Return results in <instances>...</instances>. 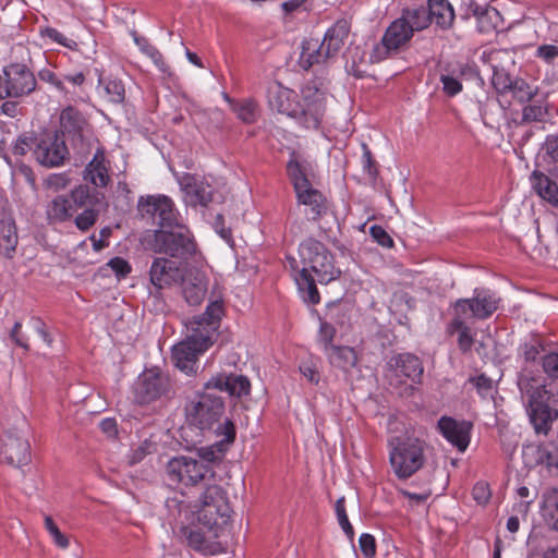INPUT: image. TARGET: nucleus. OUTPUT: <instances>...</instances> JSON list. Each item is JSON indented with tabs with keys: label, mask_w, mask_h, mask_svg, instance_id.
<instances>
[{
	"label": "nucleus",
	"mask_w": 558,
	"mask_h": 558,
	"mask_svg": "<svg viewBox=\"0 0 558 558\" xmlns=\"http://www.w3.org/2000/svg\"><path fill=\"white\" fill-rule=\"evenodd\" d=\"M222 301L209 302L205 312L190 322V335L172 349V361L185 374L196 371L198 355L213 344L223 316Z\"/></svg>",
	"instance_id": "obj_1"
},
{
	"label": "nucleus",
	"mask_w": 558,
	"mask_h": 558,
	"mask_svg": "<svg viewBox=\"0 0 558 558\" xmlns=\"http://www.w3.org/2000/svg\"><path fill=\"white\" fill-rule=\"evenodd\" d=\"M301 93L302 102H299L293 89L275 81L267 87V101L278 113L295 118L305 129L317 130L325 113V93L313 84H306Z\"/></svg>",
	"instance_id": "obj_2"
},
{
	"label": "nucleus",
	"mask_w": 558,
	"mask_h": 558,
	"mask_svg": "<svg viewBox=\"0 0 558 558\" xmlns=\"http://www.w3.org/2000/svg\"><path fill=\"white\" fill-rule=\"evenodd\" d=\"M223 412L222 398L205 388L204 391L195 393L185 405L186 421L190 425L202 432H214L220 438L211 446V449L216 448L220 453L233 444L236 434L232 421L227 418L220 423Z\"/></svg>",
	"instance_id": "obj_3"
},
{
	"label": "nucleus",
	"mask_w": 558,
	"mask_h": 558,
	"mask_svg": "<svg viewBox=\"0 0 558 558\" xmlns=\"http://www.w3.org/2000/svg\"><path fill=\"white\" fill-rule=\"evenodd\" d=\"M311 163L301 159L296 151L290 154L287 163V174L293 186L296 202L305 207L304 214L308 220L318 221L328 211V202L325 195L315 189L311 181Z\"/></svg>",
	"instance_id": "obj_4"
},
{
	"label": "nucleus",
	"mask_w": 558,
	"mask_h": 558,
	"mask_svg": "<svg viewBox=\"0 0 558 558\" xmlns=\"http://www.w3.org/2000/svg\"><path fill=\"white\" fill-rule=\"evenodd\" d=\"M426 442L414 435L395 436L388 440L389 463L399 480H408L425 464Z\"/></svg>",
	"instance_id": "obj_5"
},
{
	"label": "nucleus",
	"mask_w": 558,
	"mask_h": 558,
	"mask_svg": "<svg viewBox=\"0 0 558 558\" xmlns=\"http://www.w3.org/2000/svg\"><path fill=\"white\" fill-rule=\"evenodd\" d=\"M299 256L303 267L313 271L322 284L329 283L341 274L340 269L335 266L331 252L314 238H307L300 243Z\"/></svg>",
	"instance_id": "obj_6"
},
{
	"label": "nucleus",
	"mask_w": 558,
	"mask_h": 558,
	"mask_svg": "<svg viewBox=\"0 0 558 558\" xmlns=\"http://www.w3.org/2000/svg\"><path fill=\"white\" fill-rule=\"evenodd\" d=\"M230 514L231 507L226 492L219 485H208L199 497L198 522L209 531L215 530L213 537H217V530L228 523Z\"/></svg>",
	"instance_id": "obj_7"
},
{
	"label": "nucleus",
	"mask_w": 558,
	"mask_h": 558,
	"mask_svg": "<svg viewBox=\"0 0 558 558\" xmlns=\"http://www.w3.org/2000/svg\"><path fill=\"white\" fill-rule=\"evenodd\" d=\"M155 251L174 258L187 259L196 253V243L190 229L179 223L173 229L156 230Z\"/></svg>",
	"instance_id": "obj_8"
},
{
	"label": "nucleus",
	"mask_w": 558,
	"mask_h": 558,
	"mask_svg": "<svg viewBox=\"0 0 558 558\" xmlns=\"http://www.w3.org/2000/svg\"><path fill=\"white\" fill-rule=\"evenodd\" d=\"M90 191L87 185H78L69 194H59L48 202L46 219L49 223H64L71 221L75 214L87 206Z\"/></svg>",
	"instance_id": "obj_9"
},
{
	"label": "nucleus",
	"mask_w": 558,
	"mask_h": 558,
	"mask_svg": "<svg viewBox=\"0 0 558 558\" xmlns=\"http://www.w3.org/2000/svg\"><path fill=\"white\" fill-rule=\"evenodd\" d=\"M36 86V77L26 64L10 63L0 74V100L27 96Z\"/></svg>",
	"instance_id": "obj_10"
},
{
	"label": "nucleus",
	"mask_w": 558,
	"mask_h": 558,
	"mask_svg": "<svg viewBox=\"0 0 558 558\" xmlns=\"http://www.w3.org/2000/svg\"><path fill=\"white\" fill-rule=\"evenodd\" d=\"M501 303L500 296L486 288H476L470 299H459L452 304L453 313L468 319L485 320L493 316Z\"/></svg>",
	"instance_id": "obj_11"
},
{
	"label": "nucleus",
	"mask_w": 558,
	"mask_h": 558,
	"mask_svg": "<svg viewBox=\"0 0 558 558\" xmlns=\"http://www.w3.org/2000/svg\"><path fill=\"white\" fill-rule=\"evenodd\" d=\"M137 211L142 218L151 219L159 230L173 229L181 223L173 201L166 195L141 196Z\"/></svg>",
	"instance_id": "obj_12"
},
{
	"label": "nucleus",
	"mask_w": 558,
	"mask_h": 558,
	"mask_svg": "<svg viewBox=\"0 0 558 558\" xmlns=\"http://www.w3.org/2000/svg\"><path fill=\"white\" fill-rule=\"evenodd\" d=\"M169 480L184 486H195L214 476L211 466L197 459L189 457L172 458L167 464Z\"/></svg>",
	"instance_id": "obj_13"
},
{
	"label": "nucleus",
	"mask_w": 558,
	"mask_h": 558,
	"mask_svg": "<svg viewBox=\"0 0 558 558\" xmlns=\"http://www.w3.org/2000/svg\"><path fill=\"white\" fill-rule=\"evenodd\" d=\"M530 420L536 434L547 435L558 418V411L549 405L551 393L541 385L526 390Z\"/></svg>",
	"instance_id": "obj_14"
},
{
	"label": "nucleus",
	"mask_w": 558,
	"mask_h": 558,
	"mask_svg": "<svg viewBox=\"0 0 558 558\" xmlns=\"http://www.w3.org/2000/svg\"><path fill=\"white\" fill-rule=\"evenodd\" d=\"M411 28L404 19H396L385 31L380 43L374 46L369 53V62L378 63L397 53L412 39Z\"/></svg>",
	"instance_id": "obj_15"
},
{
	"label": "nucleus",
	"mask_w": 558,
	"mask_h": 558,
	"mask_svg": "<svg viewBox=\"0 0 558 558\" xmlns=\"http://www.w3.org/2000/svg\"><path fill=\"white\" fill-rule=\"evenodd\" d=\"M69 155L64 138L59 134H47L37 141L34 157L38 163L53 168L63 165Z\"/></svg>",
	"instance_id": "obj_16"
},
{
	"label": "nucleus",
	"mask_w": 558,
	"mask_h": 558,
	"mask_svg": "<svg viewBox=\"0 0 558 558\" xmlns=\"http://www.w3.org/2000/svg\"><path fill=\"white\" fill-rule=\"evenodd\" d=\"M183 202L191 207H207L214 197V189L203 177L184 173L178 180Z\"/></svg>",
	"instance_id": "obj_17"
},
{
	"label": "nucleus",
	"mask_w": 558,
	"mask_h": 558,
	"mask_svg": "<svg viewBox=\"0 0 558 558\" xmlns=\"http://www.w3.org/2000/svg\"><path fill=\"white\" fill-rule=\"evenodd\" d=\"M186 268L175 260L156 257L149 269L150 282L158 289L180 283L184 279Z\"/></svg>",
	"instance_id": "obj_18"
},
{
	"label": "nucleus",
	"mask_w": 558,
	"mask_h": 558,
	"mask_svg": "<svg viewBox=\"0 0 558 558\" xmlns=\"http://www.w3.org/2000/svg\"><path fill=\"white\" fill-rule=\"evenodd\" d=\"M29 444L19 432H8L0 438V460L20 466L29 460Z\"/></svg>",
	"instance_id": "obj_19"
},
{
	"label": "nucleus",
	"mask_w": 558,
	"mask_h": 558,
	"mask_svg": "<svg viewBox=\"0 0 558 558\" xmlns=\"http://www.w3.org/2000/svg\"><path fill=\"white\" fill-rule=\"evenodd\" d=\"M169 389L166 376L154 371L145 372L135 385V398L140 403H149L163 396Z\"/></svg>",
	"instance_id": "obj_20"
},
{
	"label": "nucleus",
	"mask_w": 558,
	"mask_h": 558,
	"mask_svg": "<svg viewBox=\"0 0 558 558\" xmlns=\"http://www.w3.org/2000/svg\"><path fill=\"white\" fill-rule=\"evenodd\" d=\"M437 427L442 437L457 447L459 451H465L471 440L472 424L466 421H457L450 416H441Z\"/></svg>",
	"instance_id": "obj_21"
},
{
	"label": "nucleus",
	"mask_w": 558,
	"mask_h": 558,
	"mask_svg": "<svg viewBox=\"0 0 558 558\" xmlns=\"http://www.w3.org/2000/svg\"><path fill=\"white\" fill-rule=\"evenodd\" d=\"M205 389H217L219 391H226L232 397L241 398L250 393L251 383L247 377L243 375L219 373L205 384Z\"/></svg>",
	"instance_id": "obj_22"
},
{
	"label": "nucleus",
	"mask_w": 558,
	"mask_h": 558,
	"mask_svg": "<svg viewBox=\"0 0 558 558\" xmlns=\"http://www.w3.org/2000/svg\"><path fill=\"white\" fill-rule=\"evenodd\" d=\"M287 260L303 301L313 305L318 304L320 302V294L315 279L308 272V269L306 267L300 268L298 260L292 256L287 257Z\"/></svg>",
	"instance_id": "obj_23"
},
{
	"label": "nucleus",
	"mask_w": 558,
	"mask_h": 558,
	"mask_svg": "<svg viewBox=\"0 0 558 558\" xmlns=\"http://www.w3.org/2000/svg\"><path fill=\"white\" fill-rule=\"evenodd\" d=\"M388 365L398 378H405L412 383H420L424 373L421 360L412 353L397 354L389 360Z\"/></svg>",
	"instance_id": "obj_24"
},
{
	"label": "nucleus",
	"mask_w": 558,
	"mask_h": 558,
	"mask_svg": "<svg viewBox=\"0 0 558 558\" xmlns=\"http://www.w3.org/2000/svg\"><path fill=\"white\" fill-rule=\"evenodd\" d=\"M180 283L187 304L195 306L203 302L207 292V279L202 271L187 269Z\"/></svg>",
	"instance_id": "obj_25"
},
{
	"label": "nucleus",
	"mask_w": 558,
	"mask_h": 558,
	"mask_svg": "<svg viewBox=\"0 0 558 558\" xmlns=\"http://www.w3.org/2000/svg\"><path fill=\"white\" fill-rule=\"evenodd\" d=\"M351 32V22L348 19L337 20L327 31L322 39L325 45L326 54L332 59L337 58L344 47Z\"/></svg>",
	"instance_id": "obj_26"
},
{
	"label": "nucleus",
	"mask_w": 558,
	"mask_h": 558,
	"mask_svg": "<svg viewBox=\"0 0 558 558\" xmlns=\"http://www.w3.org/2000/svg\"><path fill=\"white\" fill-rule=\"evenodd\" d=\"M110 162L105 151L97 149L84 169V180L96 187H106L110 182Z\"/></svg>",
	"instance_id": "obj_27"
},
{
	"label": "nucleus",
	"mask_w": 558,
	"mask_h": 558,
	"mask_svg": "<svg viewBox=\"0 0 558 558\" xmlns=\"http://www.w3.org/2000/svg\"><path fill=\"white\" fill-rule=\"evenodd\" d=\"M325 45L318 38H305L301 45L299 64L303 70H308L315 64L327 63L332 60L330 54H326Z\"/></svg>",
	"instance_id": "obj_28"
},
{
	"label": "nucleus",
	"mask_w": 558,
	"mask_h": 558,
	"mask_svg": "<svg viewBox=\"0 0 558 558\" xmlns=\"http://www.w3.org/2000/svg\"><path fill=\"white\" fill-rule=\"evenodd\" d=\"M473 15L476 17L477 29L482 34H490L502 25V16L499 11L493 7H482L475 4L471 7Z\"/></svg>",
	"instance_id": "obj_29"
},
{
	"label": "nucleus",
	"mask_w": 558,
	"mask_h": 558,
	"mask_svg": "<svg viewBox=\"0 0 558 558\" xmlns=\"http://www.w3.org/2000/svg\"><path fill=\"white\" fill-rule=\"evenodd\" d=\"M19 242L15 221L11 216H4L0 220V254L12 258Z\"/></svg>",
	"instance_id": "obj_30"
},
{
	"label": "nucleus",
	"mask_w": 558,
	"mask_h": 558,
	"mask_svg": "<svg viewBox=\"0 0 558 558\" xmlns=\"http://www.w3.org/2000/svg\"><path fill=\"white\" fill-rule=\"evenodd\" d=\"M331 366L349 373L357 364V353L352 347L336 345L325 353Z\"/></svg>",
	"instance_id": "obj_31"
},
{
	"label": "nucleus",
	"mask_w": 558,
	"mask_h": 558,
	"mask_svg": "<svg viewBox=\"0 0 558 558\" xmlns=\"http://www.w3.org/2000/svg\"><path fill=\"white\" fill-rule=\"evenodd\" d=\"M185 537L189 546L204 555H216L219 553V544L213 541L211 536L206 535L201 529H186Z\"/></svg>",
	"instance_id": "obj_32"
},
{
	"label": "nucleus",
	"mask_w": 558,
	"mask_h": 558,
	"mask_svg": "<svg viewBox=\"0 0 558 558\" xmlns=\"http://www.w3.org/2000/svg\"><path fill=\"white\" fill-rule=\"evenodd\" d=\"M225 99L230 105V108L235 113L236 118L243 123L253 124L257 121L259 114L258 105L253 98L234 100L228 95H225Z\"/></svg>",
	"instance_id": "obj_33"
},
{
	"label": "nucleus",
	"mask_w": 558,
	"mask_h": 558,
	"mask_svg": "<svg viewBox=\"0 0 558 558\" xmlns=\"http://www.w3.org/2000/svg\"><path fill=\"white\" fill-rule=\"evenodd\" d=\"M541 512L547 525L558 532V488H549L543 493Z\"/></svg>",
	"instance_id": "obj_34"
},
{
	"label": "nucleus",
	"mask_w": 558,
	"mask_h": 558,
	"mask_svg": "<svg viewBox=\"0 0 558 558\" xmlns=\"http://www.w3.org/2000/svg\"><path fill=\"white\" fill-rule=\"evenodd\" d=\"M82 113L73 106H66L60 113V131L61 133L70 136L81 135L84 124Z\"/></svg>",
	"instance_id": "obj_35"
},
{
	"label": "nucleus",
	"mask_w": 558,
	"mask_h": 558,
	"mask_svg": "<svg viewBox=\"0 0 558 558\" xmlns=\"http://www.w3.org/2000/svg\"><path fill=\"white\" fill-rule=\"evenodd\" d=\"M427 11L430 12V22H435L441 28L452 25L454 12L447 0H429Z\"/></svg>",
	"instance_id": "obj_36"
},
{
	"label": "nucleus",
	"mask_w": 558,
	"mask_h": 558,
	"mask_svg": "<svg viewBox=\"0 0 558 558\" xmlns=\"http://www.w3.org/2000/svg\"><path fill=\"white\" fill-rule=\"evenodd\" d=\"M469 319L460 316L457 313H453V318L448 325V332L453 335L454 332L459 333L458 337V345L462 352H468L471 350L474 339L471 332V328L466 325Z\"/></svg>",
	"instance_id": "obj_37"
},
{
	"label": "nucleus",
	"mask_w": 558,
	"mask_h": 558,
	"mask_svg": "<svg viewBox=\"0 0 558 558\" xmlns=\"http://www.w3.org/2000/svg\"><path fill=\"white\" fill-rule=\"evenodd\" d=\"M533 186L537 194L547 202L558 205V183L542 172L533 173Z\"/></svg>",
	"instance_id": "obj_38"
},
{
	"label": "nucleus",
	"mask_w": 558,
	"mask_h": 558,
	"mask_svg": "<svg viewBox=\"0 0 558 558\" xmlns=\"http://www.w3.org/2000/svg\"><path fill=\"white\" fill-rule=\"evenodd\" d=\"M429 13L427 8L423 5L412 9L408 8L402 11L400 19H404L413 35L414 32L423 31L429 26L432 23Z\"/></svg>",
	"instance_id": "obj_39"
},
{
	"label": "nucleus",
	"mask_w": 558,
	"mask_h": 558,
	"mask_svg": "<svg viewBox=\"0 0 558 558\" xmlns=\"http://www.w3.org/2000/svg\"><path fill=\"white\" fill-rule=\"evenodd\" d=\"M38 77L40 81L50 84L53 86L68 102H76L77 95L75 90H70L69 86L64 85V82L61 80V76L58 75L50 69H41L38 72Z\"/></svg>",
	"instance_id": "obj_40"
},
{
	"label": "nucleus",
	"mask_w": 558,
	"mask_h": 558,
	"mask_svg": "<svg viewBox=\"0 0 558 558\" xmlns=\"http://www.w3.org/2000/svg\"><path fill=\"white\" fill-rule=\"evenodd\" d=\"M99 86L102 87L108 101L121 104L125 98V88L121 80L113 77H100Z\"/></svg>",
	"instance_id": "obj_41"
},
{
	"label": "nucleus",
	"mask_w": 558,
	"mask_h": 558,
	"mask_svg": "<svg viewBox=\"0 0 558 558\" xmlns=\"http://www.w3.org/2000/svg\"><path fill=\"white\" fill-rule=\"evenodd\" d=\"M538 461L549 470H558V442L550 441L539 446Z\"/></svg>",
	"instance_id": "obj_42"
},
{
	"label": "nucleus",
	"mask_w": 558,
	"mask_h": 558,
	"mask_svg": "<svg viewBox=\"0 0 558 558\" xmlns=\"http://www.w3.org/2000/svg\"><path fill=\"white\" fill-rule=\"evenodd\" d=\"M335 511H336V515L338 519V523L341 526L342 531L348 536V538L351 542H353L355 533H354V529H353L352 524L350 523L348 514H347L344 497H340L339 499H337V501L335 504Z\"/></svg>",
	"instance_id": "obj_43"
},
{
	"label": "nucleus",
	"mask_w": 558,
	"mask_h": 558,
	"mask_svg": "<svg viewBox=\"0 0 558 558\" xmlns=\"http://www.w3.org/2000/svg\"><path fill=\"white\" fill-rule=\"evenodd\" d=\"M336 337V328L332 324L328 322H322L317 335L318 344L322 347L324 353L330 351L331 348L336 347L333 344V339Z\"/></svg>",
	"instance_id": "obj_44"
},
{
	"label": "nucleus",
	"mask_w": 558,
	"mask_h": 558,
	"mask_svg": "<svg viewBox=\"0 0 558 558\" xmlns=\"http://www.w3.org/2000/svg\"><path fill=\"white\" fill-rule=\"evenodd\" d=\"M84 210L74 216V225L81 231L89 230L98 220L99 213L93 207H84Z\"/></svg>",
	"instance_id": "obj_45"
},
{
	"label": "nucleus",
	"mask_w": 558,
	"mask_h": 558,
	"mask_svg": "<svg viewBox=\"0 0 558 558\" xmlns=\"http://www.w3.org/2000/svg\"><path fill=\"white\" fill-rule=\"evenodd\" d=\"M510 90L513 97L522 104L530 101L536 95V90L532 89L529 83L522 78L515 80Z\"/></svg>",
	"instance_id": "obj_46"
},
{
	"label": "nucleus",
	"mask_w": 558,
	"mask_h": 558,
	"mask_svg": "<svg viewBox=\"0 0 558 558\" xmlns=\"http://www.w3.org/2000/svg\"><path fill=\"white\" fill-rule=\"evenodd\" d=\"M61 80L64 82V85L70 84V90H75L77 95V100H81L82 97L80 92L83 89V86L86 82V75L83 71H74L64 73L61 75Z\"/></svg>",
	"instance_id": "obj_47"
},
{
	"label": "nucleus",
	"mask_w": 558,
	"mask_h": 558,
	"mask_svg": "<svg viewBox=\"0 0 558 558\" xmlns=\"http://www.w3.org/2000/svg\"><path fill=\"white\" fill-rule=\"evenodd\" d=\"M45 527L50 534L53 543L60 547V548H68L69 547V539L68 537L60 531L58 525L54 523L51 517L46 515L45 517Z\"/></svg>",
	"instance_id": "obj_48"
},
{
	"label": "nucleus",
	"mask_w": 558,
	"mask_h": 558,
	"mask_svg": "<svg viewBox=\"0 0 558 558\" xmlns=\"http://www.w3.org/2000/svg\"><path fill=\"white\" fill-rule=\"evenodd\" d=\"M106 266L112 270L118 280L126 278L132 271V266L130 263L126 259L118 256L111 258L106 264Z\"/></svg>",
	"instance_id": "obj_49"
},
{
	"label": "nucleus",
	"mask_w": 558,
	"mask_h": 558,
	"mask_svg": "<svg viewBox=\"0 0 558 558\" xmlns=\"http://www.w3.org/2000/svg\"><path fill=\"white\" fill-rule=\"evenodd\" d=\"M472 497L480 506H485L488 504L492 497L490 486L485 481H478L474 484L472 488Z\"/></svg>",
	"instance_id": "obj_50"
},
{
	"label": "nucleus",
	"mask_w": 558,
	"mask_h": 558,
	"mask_svg": "<svg viewBox=\"0 0 558 558\" xmlns=\"http://www.w3.org/2000/svg\"><path fill=\"white\" fill-rule=\"evenodd\" d=\"M542 366L548 377L558 379V349L542 357Z\"/></svg>",
	"instance_id": "obj_51"
},
{
	"label": "nucleus",
	"mask_w": 558,
	"mask_h": 558,
	"mask_svg": "<svg viewBox=\"0 0 558 558\" xmlns=\"http://www.w3.org/2000/svg\"><path fill=\"white\" fill-rule=\"evenodd\" d=\"M360 549L365 558H374L377 553V544L374 535L362 533L359 538Z\"/></svg>",
	"instance_id": "obj_52"
},
{
	"label": "nucleus",
	"mask_w": 558,
	"mask_h": 558,
	"mask_svg": "<svg viewBox=\"0 0 558 558\" xmlns=\"http://www.w3.org/2000/svg\"><path fill=\"white\" fill-rule=\"evenodd\" d=\"M308 0H288L281 3L283 12V19L287 20L295 12H307L310 7L307 5Z\"/></svg>",
	"instance_id": "obj_53"
},
{
	"label": "nucleus",
	"mask_w": 558,
	"mask_h": 558,
	"mask_svg": "<svg viewBox=\"0 0 558 558\" xmlns=\"http://www.w3.org/2000/svg\"><path fill=\"white\" fill-rule=\"evenodd\" d=\"M66 173H52L46 179V186L54 192L64 190L70 184Z\"/></svg>",
	"instance_id": "obj_54"
},
{
	"label": "nucleus",
	"mask_w": 558,
	"mask_h": 558,
	"mask_svg": "<svg viewBox=\"0 0 558 558\" xmlns=\"http://www.w3.org/2000/svg\"><path fill=\"white\" fill-rule=\"evenodd\" d=\"M440 82L442 83V89L446 95L453 97L462 90V83L450 75H441Z\"/></svg>",
	"instance_id": "obj_55"
},
{
	"label": "nucleus",
	"mask_w": 558,
	"mask_h": 558,
	"mask_svg": "<svg viewBox=\"0 0 558 558\" xmlns=\"http://www.w3.org/2000/svg\"><path fill=\"white\" fill-rule=\"evenodd\" d=\"M546 111L541 105H527L523 108L522 120L523 122L541 121Z\"/></svg>",
	"instance_id": "obj_56"
},
{
	"label": "nucleus",
	"mask_w": 558,
	"mask_h": 558,
	"mask_svg": "<svg viewBox=\"0 0 558 558\" xmlns=\"http://www.w3.org/2000/svg\"><path fill=\"white\" fill-rule=\"evenodd\" d=\"M369 233L379 245L384 247H392L393 240L381 226H372Z\"/></svg>",
	"instance_id": "obj_57"
},
{
	"label": "nucleus",
	"mask_w": 558,
	"mask_h": 558,
	"mask_svg": "<svg viewBox=\"0 0 558 558\" xmlns=\"http://www.w3.org/2000/svg\"><path fill=\"white\" fill-rule=\"evenodd\" d=\"M37 141L27 136H20L13 147V154L24 156L27 151L33 150Z\"/></svg>",
	"instance_id": "obj_58"
},
{
	"label": "nucleus",
	"mask_w": 558,
	"mask_h": 558,
	"mask_svg": "<svg viewBox=\"0 0 558 558\" xmlns=\"http://www.w3.org/2000/svg\"><path fill=\"white\" fill-rule=\"evenodd\" d=\"M300 372L312 384L317 385L320 380V375L316 364L313 362H304L300 365Z\"/></svg>",
	"instance_id": "obj_59"
},
{
	"label": "nucleus",
	"mask_w": 558,
	"mask_h": 558,
	"mask_svg": "<svg viewBox=\"0 0 558 558\" xmlns=\"http://www.w3.org/2000/svg\"><path fill=\"white\" fill-rule=\"evenodd\" d=\"M470 381L475 386L477 392L483 397L488 395L493 388V380L484 374L471 378Z\"/></svg>",
	"instance_id": "obj_60"
},
{
	"label": "nucleus",
	"mask_w": 558,
	"mask_h": 558,
	"mask_svg": "<svg viewBox=\"0 0 558 558\" xmlns=\"http://www.w3.org/2000/svg\"><path fill=\"white\" fill-rule=\"evenodd\" d=\"M153 450H154V444L148 440H145L136 449L133 450L131 458H130L131 463L135 464V463L141 462L144 459V457L146 454L151 453Z\"/></svg>",
	"instance_id": "obj_61"
},
{
	"label": "nucleus",
	"mask_w": 558,
	"mask_h": 558,
	"mask_svg": "<svg viewBox=\"0 0 558 558\" xmlns=\"http://www.w3.org/2000/svg\"><path fill=\"white\" fill-rule=\"evenodd\" d=\"M512 84H513V82L507 74L500 73V72L494 73L493 85L497 92L505 93L507 90H510V88L512 87Z\"/></svg>",
	"instance_id": "obj_62"
},
{
	"label": "nucleus",
	"mask_w": 558,
	"mask_h": 558,
	"mask_svg": "<svg viewBox=\"0 0 558 558\" xmlns=\"http://www.w3.org/2000/svg\"><path fill=\"white\" fill-rule=\"evenodd\" d=\"M148 58L165 77H170L172 75L171 68L168 65L162 53L158 49H156Z\"/></svg>",
	"instance_id": "obj_63"
},
{
	"label": "nucleus",
	"mask_w": 558,
	"mask_h": 558,
	"mask_svg": "<svg viewBox=\"0 0 558 558\" xmlns=\"http://www.w3.org/2000/svg\"><path fill=\"white\" fill-rule=\"evenodd\" d=\"M536 57L543 59L546 62H551L558 57V44L557 45H542L536 50Z\"/></svg>",
	"instance_id": "obj_64"
}]
</instances>
